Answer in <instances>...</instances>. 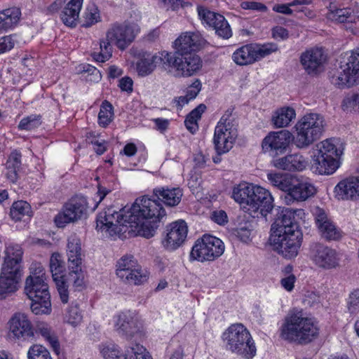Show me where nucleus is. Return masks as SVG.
<instances>
[{
    "label": "nucleus",
    "instance_id": "1",
    "mask_svg": "<svg viewBox=\"0 0 359 359\" xmlns=\"http://www.w3.org/2000/svg\"><path fill=\"white\" fill-rule=\"evenodd\" d=\"M133 224L130 228L137 234L147 238L154 236L157 223L166 217L165 210L161 203L147 196L137 198L130 207Z\"/></svg>",
    "mask_w": 359,
    "mask_h": 359
},
{
    "label": "nucleus",
    "instance_id": "2",
    "mask_svg": "<svg viewBox=\"0 0 359 359\" xmlns=\"http://www.w3.org/2000/svg\"><path fill=\"white\" fill-rule=\"evenodd\" d=\"M140 32V26L134 22L111 24L106 32V39L100 42V51H94L92 57L100 62L108 60L112 55V44L119 50H124L133 42Z\"/></svg>",
    "mask_w": 359,
    "mask_h": 359
},
{
    "label": "nucleus",
    "instance_id": "3",
    "mask_svg": "<svg viewBox=\"0 0 359 359\" xmlns=\"http://www.w3.org/2000/svg\"><path fill=\"white\" fill-rule=\"evenodd\" d=\"M319 333L317 323L305 317L302 311L293 310L285 316L280 328V337L289 341L306 344L316 339Z\"/></svg>",
    "mask_w": 359,
    "mask_h": 359
},
{
    "label": "nucleus",
    "instance_id": "4",
    "mask_svg": "<svg viewBox=\"0 0 359 359\" xmlns=\"http://www.w3.org/2000/svg\"><path fill=\"white\" fill-rule=\"evenodd\" d=\"M226 349L245 359L252 358L257 351L255 341L248 329L241 323L229 326L223 333Z\"/></svg>",
    "mask_w": 359,
    "mask_h": 359
},
{
    "label": "nucleus",
    "instance_id": "5",
    "mask_svg": "<svg viewBox=\"0 0 359 359\" xmlns=\"http://www.w3.org/2000/svg\"><path fill=\"white\" fill-rule=\"evenodd\" d=\"M325 119L319 114L304 115L296 123L294 144L299 149H306L319 140L325 130Z\"/></svg>",
    "mask_w": 359,
    "mask_h": 359
},
{
    "label": "nucleus",
    "instance_id": "6",
    "mask_svg": "<svg viewBox=\"0 0 359 359\" xmlns=\"http://www.w3.org/2000/svg\"><path fill=\"white\" fill-rule=\"evenodd\" d=\"M25 292L32 301L30 308L36 315L51 312L50 295L46 280L38 278H27Z\"/></svg>",
    "mask_w": 359,
    "mask_h": 359
},
{
    "label": "nucleus",
    "instance_id": "7",
    "mask_svg": "<svg viewBox=\"0 0 359 359\" xmlns=\"http://www.w3.org/2000/svg\"><path fill=\"white\" fill-rule=\"evenodd\" d=\"M224 245L222 240L205 234L197 239L191 248L190 261L200 262H212L219 257L224 252Z\"/></svg>",
    "mask_w": 359,
    "mask_h": 359
},
{
    "label": "nucleus",
    "instance_id": "8",
    "mask_svg": "<svg viewBox=\"0 0 359 359\" xmlns=\"http://www.w3.org/2000/svg\"><path fill=\"white\" fill-rule=\"evenodd\" d=\"M67 248L69 271L67 280L72 283L76 289L81 290L84 284V276L81 270V243L76 234L69 236Z\"/></svg>",
    "mask_w": 359,
    "mask_h": 359
},
{
    "label": "nucleus",
    "instance_id": "9",
    "mask_svg": "<svg viewBox=\"0 0 359 359\" xmlns=\"http://www.w3.org/2000/svg\"><path fill=\"white\" fill-rule=\"evenodd\" d=\"M338 86L351 88L359 84V46L340 55Z\"/></svg>",
    "mask_w": 359,
    "mask_h": 359
},
{
    "label": "nucleus",
    "instance_id": "10",
    "mask_svg": "<svg viewBox=\"0 0 359 359\" xmlns=\"http://www.w3.org/2000/svg\"><path fill=\"white\" fill-rule=\"evenodd\" d=\"M277 50V45L274 43H249L237 48L232 55V60L240 66L252 65Z\"/></svg>",
    "mask_w": 359,
    "mask_h": 359
},
{
    "label": "nucleus",
    "instance_id": "11",
    "mask_svg": "<svg viewBox=\"0 0 359 359\" xmlns=\"http://www.w3.org/2000/svg\"><path fill=\"white\" fill-rule=\"evenodd\" d=\"M116 276L126 284L139 285L147 281L148 273L133 255L123 256L116 263Z\"/></svg>",
    "mask_w": 359,
    "mask_h": 359
},
{
    "label": "nucleus",
    "instance_id": "12",
    "mask_svg": "<svg viewBox=\"0 0 359 359\" xmlns=\"http://www.w3.org/2000/svg\"><path fill=\"white\" fill-rule=\"evenodd\" d=\"M231 118V111H226L215 129L213 141L219 154L228 152L233 147L236 137V130Z\"/></svg>",
    "mask_w": 359,
    "mask_h": 359
},
{
    "label": "nucleus",
    "instance_id": "13",
    "mask_svg": "<svg viewBox=\"0 0 359 359\" xmlns=\"http://www.w3.org/2000/svg\"><path fill=\"white\" fill-rule=\"evenodd\" d=\"M166 55L168 56L166 60L168 72L174 70L176 76H191L202 67V60L195 53L176 56V54L168 52Z\"/></svg>",
    "mask_w": 359,
    "mask_h": 359
},
{
    "label": "nucleus",
    "instance_id": "14",
    "mask_svg": "<svg viewBox=\"0 0 359 359\" xmlns=\"http://www.w3.org/2000/svg\"><path fill=\"white\" fill-rule=\"evenodd\" d=\"M302 238V231L279 235L271 234L270 242L273 250L285 258L291 259L297 255Z\"/></svg>",
    "mask_w": 359,
    "mask_h": 359
},
{
    "label": "nucleus",
    "instance_id": "15",
    "mask_svg": "<svg viewBox=\"0 0 359 359\" xmlns=\"http://www.w3.org/2000/svg\"><path fill=\"white\" fill-rule=\"evenodd\" d=\"M88 203L83 196L72 198L63 207L62 211L55 217L57 226L61 228L66 224L81 219L87 212Z\"/></svg>",
    "mask_w": 359,
    "mask_h": 359
},
{
    "label": "nucleus",
    "instance_id": "16",
    "mask_svg": "<svg viewBox=\"0 0 359 359\" xmlns=\"http://www.w3.org/2000/svg\"><path fill=\"white\" fill-rule=\"evenodd\" d=\"M130 215V207L118 209L114 206H110L98 214L97 226H100L101 228L105 226L107 229L118 226L130 228V224H133V217Z\"/></svg>",
    "mask_w": 359,
    "mask_h": 359
},
{
    "label": "nucleus",
    "instance_id": "17",
    "mask_svg": "<svg viewBox=\"0 0 359 359\" xmlns=\"http://www.w3.org/2000/svg\"><path fill=\"white\" fill-rule=\"evenodd\" d=\"M98 347L104 359H152L146 348L139 344L129 346L124 353H121L118 346L114 344H101Z\"/></svg>",
    "mask_w": 359,
    "mask_h": 359
},
{
    "label": "nucleus",
    "instance_id": "18",
    "mask_svg": "<svg viewBox=\"0 0 359 359\" xmlns=\"http://www.w3.org/2000/svg\"><path fill=\"white\" fill-rule=\"evenodd\" d=\"M305 213L302 209L286 208L281 211L271 226V234L293 233L301 231L297 219H303Z\"/></svg>",
    "mask_w": 359,
    "mask_h": 359
},
{
    "label": "nucleus",
    "instance_id": "19",
    "mask_svg": "<svg viewBox=\"0 0 359 359\" xmlns=\"http://www.w3.org/2000/svg\"><path fill=\"white\" fill-rule=\"evenodd\" d=\"M316 191V189L311 183L292 176L283 199L285 204L291 205L294 202L306 201L313 196Z\"/></svg>",
    "mask_w": 359,
    "mask_h": 359
},
{
    "label": "nucleus",
    "instance_id": "20",
    "mask_svg": "<svg viewBox=\"0 0 359 359\" xmlns=\"http://www.w3.org/2000/svg\"><path fill=\"white\" fill-rule=\"evenodd\" d=\"M292 138V133L287 130L271 132L262 140V149L269 156L276 157L286 151Z\"/></svg>",
    "mask_w": 359,
    "mask_h": 359
},
{
    "label": "nucleus",
    "instance_id": "21",
    "mask_svg": "<svg viewBox=\"0 0 359 359\" xmlns=\"http://www.w3.org/2000/svg\"><path fill=\"white\" fill-rule=\"evenodd\" d=\"M252 194L248 213L253 217H258L259 214L266 217L273 208V198L271 193L262 187L255 186Z\"/></svg>",
    "mask_w": 359,
    "mask_h": 359
},
{
    "label": "nucleus",
    "instance_id": "22",
    "mask_svg": "<svg viewBox=\"0 0 359 359\" xmlns=\"http://www.w3.org/2000/svg\"><path fill=\"white\" fill-rule=\"evenodd\" d=\"M50 270L60 300L63 304H67L69 301L68 285L65 280V266L60 254H52L50 259Z\"/></svg>",
    "mask_w": 359,
    "mask_h": 359
},
{
    "label": "nucleus",
    "instance_id": "23",
    "mask_svg": "<svg viewBox=\"0 0 359 359\" xmlns=\"http://www.w3.org/2000/svg\"><path fill=\"white\" fill-rule=\"evenodd\" d=\"M206 43V41L197 32H184L181 34L173 42L175 52L172 54H176V56L181 55L193 54L202 48Z\"/></svg>",
    "mask_w": 359,
    "mask_h": 359
},
{
    "label": "nucleus",
    "instance_id": "24",
    "mask_svg": "<svg viewBox=\"0 0 359 359\" xmlns=\"http://www.w3.org/2000/svg\"><path fill=\"white\" fill-rule=\"evenodd\" d=\"M187 233L188 226L184 220L172 222L166 226V234L162 245L167 250H175L184 243Z\"/></svg>",
    "mask_w": 359,
    "mask_h": 359
},
{
    "label": "nucleus",
    "instance_id": "25",
    "mask_svg": "<svg viewBox=\"0 0 359 359\" xmlns=\"http://www.w3.org/2000/svg\"><path fill=\"white\" fill-rule=\"evenodd\" d=\"M310 259L317 267L331 269L337 265V252L323 244L314 243L311 246Z\"/></svg>",
    "mask_w": 359,
    "mask_h": 359
},
{
    "label": "nucleus",
    "instance_id": "26",
    "mask_svg": "<svg viewBox=\"0 0 359 359\" xmlns=\"http://www.w3.org/2000/svg\"><path fill=\"white\" fill-rule=\"evenodd\" d=\"M327 55L322 48H313L302 53L300 62L304 70L310 75H317L323 70Z\"/></svg>",
    "mask_w": 359,
    "mask_h": 359
},
{
    "label": "nucleus",
    "instance_id": "27",
    "mask_svg": "<svg viewBox=\"0 0 359 359\" xmlns=\"http://www.w3.org/2000/svg\"><path fill=\"white\" fill-rule=\"evenodd\" d=\"M198 13L201 19L209 26L212 27L219 36L228 39L232 36L230 25L223 15L203 7H198Z\"/></svg>",
    "mask_w": 359,
    "mask_h": 359
},
{
    "label": "nucleus",
    "instance_id": "28",
    "mask_svg": "<svg viewBox=\"0 0 359 359\" xmlns=\"http://www.w3.org/2000/svg\"><path fill=\"white\" fill-rule=\"evenodd\" d=\"M9 337L18 340H29L34 337V329L27 316L18 313L9 321Z\"/></svg>",
    "mask_w": 359,
    "mask_h": 359
},
{
    "label": "nucleus",
    "instance_id": "29",
    "mask_svg": "<svg viewBox=\"0 0 359 359\" xmlns=\"http://www.w3.org/2000/svg\"><path fill=\"white\" fill-rule=\"evenodd\" d=\"M114 327L120 336L128 339L140 331L141 325L137 318L128 311L123 312L116 316Z\"/></svg>",
    "mask_w": 359,
    "mask_h": 359
},
{
    "label": "nucleus",
    "instance_id": "30",
    "mask_svg": "<svg viewBox=\"0 0 359 359\" xmlns=\"http://www.w3.org/2000/svg\"><path fill=\"white\" fill-rule=\"evenodd\" d=\"M168 51H161L153 55H148L142 58L137 64L138 74L146 76L151 74L157 66L168 72L166 60L168 56Z\"/></svg>",
    "mask_w": 359,
    "mask_h": 359
},
{
    "label": "nucleus",
    "instance_id": "31",
    "mask_svg": "<svg viewBox=\"0 0 359 359\" xmlns=\"http://www.w3.org/2000/svg\"><path fill=\"white\" fill-rule=\"evenodd\" d=\"M22 272L9 270L1 267L0 273V299L16 292L19 287Z\"/></svg>",
    "mask_w": 359,
    "mask_h": 359
},
{
    "label": "nucleus",
    "instance_id": "32",
    "mask_svg": "<svg viewBox=\"0 0 359 359\" xmlns=\"http://www.w3.org/2000/svg\"><path fill=\"white\" fill-rule=\"evenodd\" d=\"M316 224L322 238L327 241L337 239V227L328 217L324 210L316 208L313 210Z\"/></svg>",
    "mask_w": 359,
    "mask_h": 359
},
{
    "label": "nucleus",
    "instance_id": "33",
    "mask_svg": "<svg viewBox=\"0 0 359 359\" xmlns=\"http://www.w3.org/2000/svg\"><path fill=\"white\" fill-rule=\"evenodd\" d=\"M308 162L300 154H293L273 161V165L279 169L288 171H302L307 166Z\"/></svg>",
    "mask_w": 359,
    "mask_h": 359
},
{
    "label": "nucleus",
    "instance_id": "34",
    "mask_svg": "<svg viewBox=\"0 0 359 359\" xmlns=\"http://www.w3.org/2000/svg\"><path fill=\"white\" fill-rule=\"evenodd\" d=\"M22 248L18 245H9L5 249V257L2 268L8 269L15 271L22 272Z\"/></svg>",
    "mask_w": 359,
    "mask_h": 359
},
{
    "label": "nucleus",
    "instance_id": "35",
    "mask_svg": "<svg viewBox=\"0 0 359 359\" xmlns=\"http://www.w3.org/2000/svg\"><path fill=\"white\" fill-rule=\"evenodd\" d=\"M357 176H351L338 183V196L342 199L353 200L359 196V165L356 168Z\"/></svg>",
    "mask_w": 359,
    "mask_h": 359
},
{
    "label": "nucleus",
    "instance_id": "36",
    "mask_svg": "<svg viewBox=\"0 0 359 359\" xmlns=\"http://www.w3.org/2000/svg\"><path fill=\"white\" fill-rule=\"evenodd\" d=\"M153 193L158 200L170 207L177 205L183 196L182 190L180 188L158 187L154 189Z\"/></svg>",
    "mask_w": 359,
    "mask_h": 359
},
{
    "label": "nucleus",
    "instance_id": "37",
    "mask_svg": "<svg viewBox=\"0 0 359 359\" xmlns=\"http://www.w3.org/2000/svg\"><path fill=\"white\" fill-rule=\"evenodd\" d=\"M83 0H70L63 8L60 18L69 27H75L79 19Z\"/></svg>",
    "mask_w": 359,
    "mask_h": 359
},
{
    "label": "nucleus",
    "instance_id": "38",
    "mask_svg": "<svg viewBox=\"0 0 359 359\" xmlns=\"http://www.w3.org/2000/svg\"><path fill=\"white\" fill-rule=\"evenodd\" d=\"M254 185L248 183H241L235 187L233 190L232 197L236 202L240 204L241 208L248 212V208L249 207L250 202L252 199V191L254 189Z\"/></svg>",
    "mask_w": 359,
    "mask_h": 359
},
{
    "label": "nucleus",
    "instance_id": "39",
    "mask_svg": "<svg viewBox=\"0 0 359 359\" xmlns=\"http://www.w3.org/2000/svg\"><path fill=\"white\" fill-rule=\"evenodd\" d=\"M311 168L313 172L320 175H331L337 170L336 160L332 158H325L318 154L315 155Z\"/></svg>",
    "mask_w": 359,
    "mask_h": 359
},
{
    "label": "nucleus",
    "instance_id": "40",
    "mask_svg": "<svg viewBox=\"0 0 359 359\" xmlns=\"http://www.w3.org/2000/svg\"><path fill=\"white\" fill-rule=\"evenodd\" d=\"M21 156L20 152L13 151L6 163V175L11 182H15L18 178V172L21 167Z\"/></svg>",
    "mask_w": 359,
    "mask_h": 359
},
{
    "label": "nucleus",
    "instance_id": "41",
    "mask_svg": "<svg viewBox=\"0 0 359 359\" xmlns=\"http://www.w3.org/2000/svg\"><path fill=\"white\" fill-rule=\"evenodd\" d=\"M296 116L292 107H283L276 111L272 116V122L276 128L287 127Z\"/></svg>",
    "mask_w": 359,
    "mask_h": 359
},
{
    "label": "nucleus",
    "instance_id": "42",
    "mask_svg": "<svg viewBox=\"0 0 359 359\" xmlns=\"http://www.w3.org/2000/svg\"><path fill=\"white\" fill-rule=\"evenodd\" d=\"M21 12L18 8H10L0 11V30H7L16 25Z\"/></svg>",
    "mask_w": 359,
    "mask_h": 359
},
{
    "label": "nucleus",
    "instance_id": "43",
    "mask_svg": "<svg viewBox=\"0 0 359 359\" xmlns=\"http://www.w3.org/2000/svg\"><path fill=\"white\" fill-rule=\"evenodd\" d=\"M205 109L206 106L203 104H201L187 116L184 124L187 130L192 134L198 130V126L197 122L201 118L202 114Z\"/></svg>",
    "mask_w": 359,
    "mask_h": 359
},
{
    "label": "nucleus",
    "instance_id": "44",
    "mask_svg": "<svg viewBox=\"0 0 359 359\" xmlns=\"http://www.w3.org/2000/svg\"><path fill=\"white\" fill-rule=\"evenodd\" d=\"M31 214L30 205L24 201L13 203L10 210V216L15 222L20 221L24 216L30 217Z\"/></svg>",
    "mask_w": 359,
    "mask_h": 359
},
{
    "label": "nucleus",
    "instance_id": "45",
    "mask_svg": "<svg viewBox=\"0 0 359 359\" xmlns=\"http://www.w3.org/2000/svg\"><path fill=\"white\" fill-rule=\"evenodd\" d=\"M318 148V155L323 156L325 158H332L336 160L337 146L334 138H328L317 144Z\"/></svg>",
    "mask_w": 359,
    "mask_h": 359
},
{
    "label": "nucleus",
    "instance_id": "46",
    "mask_svg": "<svg viewBox=\"0 0 359 359\" xmlns=\"http://www.w3.org/2000/svg\"><path fill=\"white\" fill-rule=\"evenodd\" d=\"M292 176L281 173L269 172L267 174V179L273 186L278 187L285 193Z\"/></svg>",
    "mask_w": 359,
    "mask_h": 359
},
{
    "label": "nucleus",
    "instance_id": "47",
    "mask_svg": "<svg viewBox=\"0 0 359 359\" xmlns=\"http://www.w3.org/2000/svg\"><path fill=\"white\" fill-rule=\"evenodd\" d=\"M36 332L39 333L52 346L54 351L58 354L60 344L57 337L51 328L46 324H40L37 327Z\"/></svg>",
    "mask_w": 359,
    "mask_h": 359
},
{
    "label": "nucleus",
    "instance_id": "48",
    "mask_svg": "<svg viewBox=\"0 0 359 359\" xmlns=\"http://www.w3.org/2000/svg\"><path fill=\"white\" fill-rule=\"evenodd\" d=\"M114 116L113 107L110 102L105 100L100 107L98 114V123L102 127H107L112 121Z\"/></svg>",
    "mask_w": 359,
    "mask_h": 359
},
{
    "label": "nucleus",
    "instance_id": "49",
    "mask_svg": "<svg viewBox=\"0 0 359 359\" xmlns=\"http://www.w3.org/2000/svg\"><path fill=\"white\" fill-rule=\"evenodd\" d=\"M83 26L90 27L100 21V15L98 8L95 5L88 6L83 13Z\"/></svg>",
    "mask_w": 359,
    "mask_h": 359
},
{
    "label": "nucleus",
    "instance_id": "50",
    "mask_svg": "<svg viewBox=\"0 0 359 359\" xmlns=\"http://www.w3.org/2000/svg\"><path fill=\"white\" fill-rule=\"evenodd\" d=\"M309 4L308 0H294L288 4H278L275 5L273 10L277 13L291 15L293 12H302L303 11L301 8L292 9L291 7H295L297 6L307 5Z\"/></svg>",
    "mask_w": 359,
    "mask_h": 359
},
{
    "label": "nucleus",
    "instance_id": "51",
    "mask_svg": "<svg viewBox=\"0 0 359 359\" xmlns=\"http://www.w3.org/2000/svg\"><path fill=\"white\" fill-rule=\"evenodd\" d=\"M354 16L351 9H338V26L341 29H353Z\"/></svg>",
    "mask_w": 359,
    "mask_h": 359
},
{
    "label": "nucleus",
    "instance_id": "52",
    "mask_svg": "<svg viewBox=\"0 0 359 359\" xmlns=\"http://www.w3.org/2000/svg\"><path fill=\"white\" fill-rule=\"evenodd\" d=\"M341 109L344 111H359V90L348 94L341 102Z\"/></svg>",
    "mask_w": 359,
    "mask_h": 359
},
{
    "label": "nucleus",
    "instance_id": "53",
    "mask_svg": "<svg viewBox=\"0 0 359 359\" xmlns=\"http://www.w3.org/2000/svg\"><path fill=\"white\" fill-rule=\"evenodd\" d=\"M27 359H53L48 349L40 344H34L27 351Z\"/></svg>",
    "mask_w": 359,
    "mask_h": 359
},
{
    "label": "nucleus",
    "instance_id": "54",
    "mask_svg": "<svg viewBox=\"0 0 359 359\" xmlns=\"http://www.w3.org/2000/svg\"><path fill=\"white\" fill-rule=\"evenodd\" d=\"M82 318L83 316L78 305L72 304L65 315L67 322L73 326H76L81 322Z\"/></svg>",
    "mask_w": 359,
    "mask_h": 359
},
{
    "label": "nucleus",
    "instance_id": "55",
    "mask_svg": "<svg viewBox=\"0 0 359 359\" xmlns=\"http://www.w3.org/2000/svg\"><path fill=\"white\" fill-rule=\"evenodd\" d=\"M41 123V116L32 114L23 118L18 125V128L20 130H30L39 127Z\"/></svg>",
    "mask_w": 359,
    "mask_h": 359
},
{
    "label": "nucleus",
    "instance_id": "56",
    "mask_svg": "<svg viewBox=\"0 0 359 359\" xmlns=\"http://www.w3.org/2000/svg\"><path fill=\"white\" fill-rule=\"evenodd\" d=\"M347 308L351 313L359 311V289L354 290L350 293L347 299Z\"/></svg>",
    "mask_w": 359,
    "mask_h": 359
},
{
    "label": "nucleus",
    "instance_id": "57",
    "mask_svg": "<svg viewBox=\"0 0 359 359\" xmlns=\"http://www.w3.org/2000/svg\"><path fill=\"white\" fill-rule=\"evenodd\" d=\"M30 274L27 278H38L43 280H46V276L44 272V269L39 263H33L30 266Z\"/></svg>",
    "mask_w": 359,
    "mask_h": 359
},
{
    "label": "nucleus",
    "instance_id": "58",
    "mask_svg": "<svg viewBox=\"0 0 359 359\" xmlns=\"http://www.w3.org/2000/svg\"><path fill=\"white\" fill-rule=\"evenodd\" d=\"M83 72L88 73V77H86L87 81L98 82L101 79L102 76L100 71L93 66L90 65H85L83 67Z\"/></svg>",
    "mask_w": 359,
    "mask_h": 359
},
{
    "label": "nucleus",
    "instance_id": "59",
    "mask_svg": "<svg viewBox=\"0 0 359 359\" xmlns=\"http://www.w3.org/2000/svg\"><path fill=\"white\" fill-rule=\"evenodd\" d=\"M242 8L245 10H252L260 12H265L267 11V7L259 2L256 1H243L241 4Z\"/></svg>",
    "mask_w": 359,
    "mask_h": 359
},
{
    "label": "nucleus",
    "instance_id": "60",
    "mask_svg": "<svg viewBox=\"0 0 359 359\" xmlns=\"http://www.w3.org/2000/svg\"><path fill=\"white\" fill-rule=\"evenodd\" d=\"M201 90V82L200 80L196 79L190 86L188 87L186 93V96L190 100L196 97L198 94Z\"/></svg>",
    "mask_w": 359,
    "mask_h": 359
},
{
    "label": "nucleus",
    "instance_id": "61",
    "mask_svg": "<svg viewBox=\"0 0 359 359\" xmlns=\"http://www.w3.org/2000/svg\"><path fill=\"white\" fill-rule=\"evenodd\" d=\"M211 219L219 225H224L228 222V217L224 210H215L211 214Z\"/></svg>",
    "mask_w": 359,
    "mask_h": 359
},
{
    "label": "nucleus",
    "instance_id": "62",
    "mask_svg": "<svg viewBox=\"0 0 359 359\" xmlns=\"http://www.w3.org/2000/svg\"><path fill=\"white\" fill-rule=\"evenodd\" d=\"M15 45L12 36H6L0 39V54L11 50Z\"/></svg>",
    "mask_w": 359,
    "mask_h": 359
},
{
    "label": "nucleus",
    "instance_id": "63",
    "mask_svg": "<svg viewBox=\"0 0 359 359\" xmlns=\"http://www.w3.org/2000/svg\"><path fill=\"white\" fill-rule=\"evenodd\" d=\"M304 303L311 307L318 308L320 304V297L315 292L309 293L306 296Z\"/></svg>",
    "mask_w": 359,
    "mask_h": 359
},
{
    "label": "nucleus",
    "instance_id": "64",
    "mask_svg": "<svg viewBox=\"0 0 359 359\" xmlns=\"http://www.w3.org/2000/svg\"><path fill=\"white\" fill-rule=\"evenodd\" d=\"M236 236L243 242H247L251 235V229L247 226H239L236 230Z\"/></svg>",
    "mask_w": 359,
    "mask_h": 359
}]
</instances>
